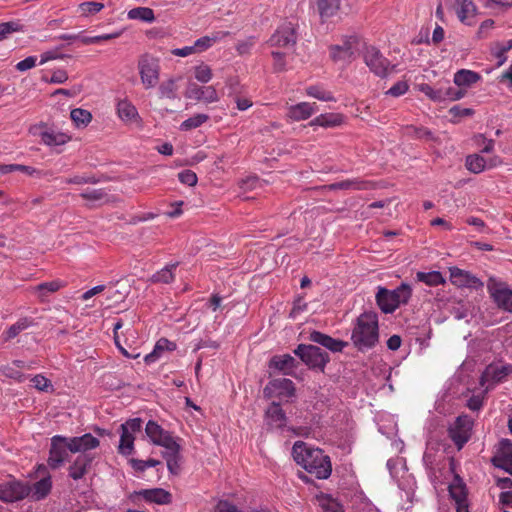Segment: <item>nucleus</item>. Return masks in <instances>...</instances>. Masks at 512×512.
<instances>
[{"label": "nucleus", "instance_id": "nucleus-9", "mask_svg": "<svg viewBox=\"0 0 512 512\" xmlns=\"http://www.w3.org/2000/svg\"><path fill=\"white\" fill-rule=\"evenodd\" d=\"M511 373L512 365L491 363L483 371L480 377V385L484 387L485 391H489L499 383L504 382Z\"/></svg>", "mask_w": 512, "mask_h": 512}, {"label": "nucleus", "instance_id": "nucleus-18", "mask_svg": "<svg viewBox=\"0 0 512 512\" xmlns=\"http://www.w3.org/2000/svg\"><path fill=\"white\" fill-rule=\"evenodd\" d=\"M70 453L91 454L90 451L100 445L98 438L90 433L82 436L68 437Z\"/></svg>", "mask_w": 512, "mask_h": 512}, {"label": "nucleus", "instance_id": "nucleus-21", "mask_svg": "<svg viewBox=\"0 0 512 512\" xmlns=\"http://www.w3.org/2000/svg\"><path fill=\"white\" fill-rule=\"evenodd\" d=\"M93 459L91 454H79L68 468L69 477L73 480L82 479L87 474Z\"/></svg>", "mask_w": 512, "mask_h": 512}, {"label": "nucleus", "instance_id": "nucleus-48", "mask_svg": "<svg viewBox=\"0 0 512 512\" xmlns=\"http://www.w3.org/2000/svg\"><path fill=\"white\" fill-rule=\"evenodd\" d=\"M194 76L199 82L207 83L212 79L213 74L207 64L201 63L195 67Z\"/></svg>", "mask_w": 512, "mask_h": 512}, {"label": "nucleus", "instance_id": "nucleus-58", "mask_svg": "<svg viewBox=\"0 0 512 512\" xmlns=\"http://www.w3.org/2000/svg\"><path fill=\"white\" fill-rule=\"evenodd\" d=\"M255 43H256V38L253 36H250L243 41H239L236 46V50L238 51V53L240 55L248 54L250 52V50L252 49V47L255 45Z\"/></svg>", "mask_w": 512, "mask_h": 512}, {"label": "nucleus", "instance_id": "nucleus-41", "mask_svg": "<svg viewBox=\"0 0 512 512\" xmlns=\"http://www.w3.org/2000/svg\"><path fill=\"white\" fill-rule=\"evenodd\" d=\"M64 285L65 284L60 280H53L50 282H44V283L38 284L37 286L34 287V290H35V292L38 293V297L41 300H44V298L49 293H54V292L58 291L60 288L64 287Z\"/></svg>", "mask_w": 512, "mask_h": 512}, {"label": "nucleus", "instance_id": "nucleus-15", "mask_svg": "<svg viewBox=\"0 0 512 512\" xmlns=\"http://www.w3.org/2000/svg\"><path fill=\"white\" fill-rule=\"evenodd\" d=\"M264 394L267 397H292L295 395V385L288 378H276L269 381V383L265 386Z\"/></svg>", "mask_w": 512, "mask_h": 512}, {"label": "nucleus", "instance_id": "nucleus-54", "mask_svg": "<svg viewBox=\"0 0 512 512\" xmlns=\"http://www.w3.org/2000/svg\"><path fill=\"white\" fill-rule=\"evenodd\" d=\"M51 489V481L49 478H43L36 482L35 484V493L38 495V498L45 497Z\"/></svg>", "mask_w": 512, "mask_h": 512}, {"label": "nucleus", "instance_id": "nucleus-55", "mask_svg": "<svg viewBox=\"0 0 512 512\" xmlns=\"http://www.w3.org/2000/svg\"><path fill=\"white\" fill-rule=\"evenodd\" d=\"M450 496L455 500L456 503H462L467 501L466 491L463 485H456L449 487Z\"/></svg>", "mask_w": 512, "mask_h": 512}, {"label": "nucleus", "instance_id": "nucleus-26", "mask_svg": "<svg viewBox=\"0 0 512 512\" xmlns=\"http://www.w3.org/2000/svg\"><path fill=\"white\" fill-rule=\"evenodd\" d=\"M39 136L41 142L50 147L61 146L71 140V137L68 134L46 126L39 133Z\"/></svg>", "mask_w": 512, "mask_h": 512}, {"label": "nucleus", "instance_id": "nucleus-51", "mask_svg": "<svg viewBox=\"0 0 512 512\" xmlns=\"http://www.w3.org/2000/svg\"><path fill=\"white\" fill-rule=\"evenodd\" d=\"M20 29L21 25L15 21L0 23V41L6 39L9 34L17 32Z\"/></svg>", "mask_w": 512, "mask_h": 512}, {"label": "nucleus", "instance_id": "nucleus-64", "mask_svg": "<svg viewBox=\"0 0 512 512\" xmlns=\"http://www.w3.org/2000/svg\"><path fill=\"white\" fill-rule=\"evenodd\" d=\"M474 111L471 108H463L459 105L453 106L450 109V114L456 117H467L473 115Z\"/></svg>", "mask_w": 512, "mask_h": 512}, {"label": "nucleus", "instance_id": "nucleus-28", "mask_svg": "<svg viewBox=\"0 0 512 512\" xmlns=\"http://www.w3.org/2000/svg\"><path fill=\"white\" fill-rule=\"evenodd\" d=\"M148 502L159 505L169 504L171 502V494L162 488L144 489L137 493Z\"/></svg>", "mask_w": 512, "mask_h": 512}, {"label": "nucleus", "instance_id": "nucleus-27", "mask_svg": "<svg viewBox=\"0 0 512 512\" xmlns=\"http://www.w3.org/2000/svg\"><path fill=\"white\" fill-rule=\"evenodd\" d=\"M267 424L272 428H282L286 424V414L281 405L272 402L265 412Z\"/></svg>", "mask_w": 512, "mask_h": 512}, {"label": "nucleus", "instance_id": "nucleus-38", "mask_svg": "<svg viewBox=\"0 0 512 512\" xmlns=\"http://www.w3.org/2000/svg\"><path fill=\"white\" fill-rule=\"evenodd\" d=\"M416 279L430 287H436L445 283V279L439 271L417 272Z\"/></svg>", "mask_w": 512, "mask_h": 512}, {"label": "nucleus", "instance_id": "nucleus-11", "mask_svg": "<svg viewBox=\"0 0 512 512\" xmlns=\"http://www.w3.org/2000/svg\"><path fill=\"white\" fill-rule=\"evenodd\" d=\"M358 46L359 38L357 36H345L342 44L330 46V57L334 62L350 63L356 57Z\"/></svg>", "mask_w": 512, "mask_h": 512}, {"label": "nucleus", "instance_id": "nucleus-60", "mask_svg": "<svg viewBox=\"0 0 512 512\" xmlns=\"http://www.w3.org/2000/svg\"><path fill=\"white\" fill-rule=\"evenodd\" d=\"M194 48L196 50V53L204 52L208 50L210 47H212L211 40L209 39L208 35H205L199 39H197L194 42Z\"/></svg>", "mask_w": 512, "mask_h": 512}, {"label": "nucleus", "instance_id": "nucleus-30", "mask_svg": "<svg viewBox=\"0 0 512 512\" xmlns=\"http://www.w3.org/2000/svg\"><path fill=\"white\" fill-rule=\"evenodd\" d=\"M344 117L340 113H324L315 117L310 126H320L324 128H332L340 126L343 123Z\"/></svg>", "mask_w": 512, "mask_h": 512}, {"label": "nucleus", "instance_id": "nucleus-7", "mask_svg": "<svg viewBox=\"0 0 512 512\" xmlns=\"http://www.w3.org/2000/svg\"><path fill=\"white\" fill-rule=\"evenodd\" d=\"M141 428L142 420L140 418L129 419L120 425L119 454L129 456L134 453L135 434L140 432Z\"/></svg>", "mask_w": 512, "mask_h": 512}, {"label": "nucleus", "instance_id": "nucleus-46", "mask_svg": "<svg viewBox=\"0 0 512 512\" xmlns=\"http://www.w3.org/2000/svg\"><path fill=\"white\" fill-rule=\"evenodd\" d=\"M420 91L433 101H445L444 87L435 89L428 84H422L420 86Z\"/></svg>", "mask_w": 512, "mask_h": 512}, {"label": "nucleus", "instance_id": "nucleus-36", "mask_svg": "<svg viewBox=\"0 0 512 512\" xmlns=\"http://www.w3.org/2000/svg\"><path fill=\"white\" fill-rule=\"evenodd\" d=\"M127 18L130 20H140L145 23L155 21L154 11L149 7H135L127 12Z\"/></svg>", "mask_w": 512, "mask_h": 512}, {"label": "nucleus", "instance_id": "nucleus-5", "mask_svg": "<svg viewBox=\"0 0 512 512\" xmlns=\"http://www.w3.org/2000/svg\"><path fill=\"white\" fill-rule=\"evenodd\" d=\"M137 68L143 87L146 90L156 87L160 76L159 59L151 54L145 53L139 57Z\"/></svg>", "mask_w": 512, "mask_h": 512}, {"label": "nucleus", "instance_id": "nucleus-47", "mask_svg": "<svg viewBox=\"0 0 512 512\" xmlns=\"http://www.w3.org/2000/svg\"><path fill=\"white\" fill-rule=\"evenodd\" d=\"M129 463L135 471L143 472L148 467H155L157 465H160L161 461L152 458L146 461L132 458L129 460Z\"/></svg>", "mask_w": 512, "mask_h": 512}, {"label": "nucleus", "instance_id": "nucleus-56", "mask_svg": "<svg viewBox=\"0 0 512 512\" xmlns=\"http://www.w3.org/2000/svg\"><path fill=\"white\" fill-rule=\"evenodd\" d=\"M408 88L409 85L406 81H398L386 92V95L399 97L404 95L408 91Z\"/></svg>", "mask_w": 512, "mask_h": 512}, {"label": "nucleus", "instance_id": "nucleus-22", "mask_svg": "<svg viewBox=\"0 0 512 512\" xmlns=\"http://www.w3.org/2000/svg\"><path fill=\"white\" fill-rule=\"evenodd\" d=\"M309 340L325 347L333 353L342 352V350L348 345L347 342L334 339L331 336L316 330L309 334Z\"/></svg>", "mask_w": 512, "mask_h": 512}, {"label": "nucleus", "instance_id": "nucleus-43", "mask_svg": "<svg viewBox=\"0 0 512 512\" xmlns=\"http://www.w3.org/2000/svg\"><path fill=\"white\" fill-rule=\"evenodd\" d=\"M178 85L173 78L163 81L158 88L160 98L175 99L177 97Z\"/></svg>", "mask_w": 512, "mask_h": 512}, {"label": "nucleus", "instance_id": "nucleus-25", "mask_svg": "<svg viewBox=\"0 0 512 512\" xmlns=\"http://www.w3.org/2000/svg\"><path fill=\"white\" fill-rule=\"evenodd\" d=\"M117 115L126 124H139L141 122L136 107L127 99L118 101Z\"/></svg>", "mask_w": 512, "mask_h": 512}, {"label": "nucleus", "instance_id": "nucleus-39", "mask_svg": "<svg viewBox=\"0 0 512 512\" xmlns=\"http://www.w3.org/2000/svg\"><path fill=\"white\" fill-rule=\"evenodd\" d=\"M177 266H178V263H173V264H169V265L165 266L163 269H161L160 271H158L152 275L151 281L153 283H164V284H169V283L173 282V280H174L173 271L176 269Z\"/></svg>", "mask_w": 512, "mask_h": 512}, {"label": "nucleus", "instance_id": "nucleus-12", "mask_svg": "<svg viewBox=\"0 0 512 512\" xmlns=\"http://www.w3.org/2000/svg\"><path fill=\"white\" fill-rule=\"evenodd\" d=\"M473 427V420L467 415H461L449 427L448 434L458 450L469 441Z\"/></svg>", "mask_w": 512, "mask_h": 512}, {"label": "nucleus", "instance_id": "nucleus-37", "mask_svg": "<svg viewBox=\"0 0 512 512\" xmlns=\"http://www.w3.org/2000/svg\"><path fill=\"white\" fill-rule=\"evenodd\" d=\"M480 79V75L474 71L462 69L455 73L454 83L457 87L470 86Z\"/></svg>", "mask_w": 512, "mask_h": 512}, {"label": "nucleus", "instance_id": "nucleus-14", "mask_svg": "<svg viewBox=\"0 0 512 512\" xmlns=\"http://www.w3.org/2000/svg\"><path fill=\"white\" fill-rule=\"evenodd\" d=\"M449 272L451 283L457 287H466L477 290L484 286L483 282L479 278L466 270L458 267H451Z\"/></svg>", "mask_w": 512, "mask_h": 512}, {"label": "nucleus", "instance_id": "nucleus-52", "mask_svg": "<svg viewBox=\"0 0 512 512\" xmlns=\"http://www.w3.org/2000/svg\"><path fill=\"white\" fill-rule=\"evenodd\" d=\"M407 131L411 136L417 139L433 140L432 132L424 127L410 126L407 128Z\"/></svg>", "mask_w": 512, "mask_h": 512}, {"label": "nucleus", "instance_id": "nucleus-31", "mask_svg": "<svg viewBox=\"0 0 512 512\" xmlns=\"http://www.w3.org/2000/svg\"><path fill=\"white\" fill-rule=\"evenodd\" d=\"M176 349V344L167 338H160L151 353L147 354L144 357V361L146 364L154 363L164 351H174Z\"/></svg>", "mask_w": 512, "mask_h": 512}, {"label": "nucleus", "instance_id": "nucleus-35", "mask_svg": "<svg viewBox=\"0 0 512 512\" xmlns=\"http://www.w3.org/2000/svg\"><path fill=\"white\" fill-rule=\"evenodd\" d=\"M341 0H317L320 17L324 20L334 16L340 8Z\"/></svg>", "mask_w": 512, "mask_h": 512}, {"label": "nucleus", "instance_id": "nucleus-59", "mask_svg": "<svg viewBox=\"0 0 512 512\" xmlns=\"http://www.w3.org/2000/svg\"><path fill=\"white\" fill-rule=\"evenodd\" d=\"M465 92L459 88L448 86L444 88L445 100H459L464 96Z\"/></svg>", "mask_w": 512, "mask_h": 512}, {"label": "nucleus", "instance_id": "nucleus-3", "mask_svg": "<svg viewBox=\"0 0 512 512\" xmlns=\"http://www.w3.org/2000/svg\"><path fill=\"white\" fill-rule=\"evenodd\" d=\"M411 296V287L406 283H402L394 290L379 287L376 294V302L382 312L392 313L401 304H407Z\"/></svg>", "mask_w": 512, "mask_h": 512}, {"label": "nucleus", "instance_id": "nucleus-29", "mask_svg": "<svg viewBox=\"0 0 512 512\" xmlns=\"http://www.w3.org/2000/svg\"><path fill=\"white\" fill-rule=\"evenodd\" d=\"M162 455L167 462L169 472L177 475L180 471V445L175 443L171 448H166Z\"/></svg>", "mask_w": 512, "mask_h": 512}, {"label": "nucleus", "instance_id": "nucleus-4", "mask_svg": "<svg viewBox=\"0 0 512 512\" xmlns=\"http://www.w3.org/2000/svg\"><path fill=\"white\" fill-rule=\"evenodd\" d=\"M362 57L369 70L377 77L385 78L395 71L396 66L373 45H364Z\"/></svg>", "mask_w": 512, "mask_h": 512}, {"label": "nucleus", "instance_id": "nucleus-61", "mask_svg": "<svg viewBox=\"0 0 512 512\" xmlns=\"http://www.w3.org/2000/svg\"><path fill=\"white\" fill-rule=\"evenodd\" d=\"M36 57L35 56H29L25 58L24 60L20 61L16 65V69L19 71H26L31 68H33L36 65Z\"/></svg>", "mask_w": 512, "mask_h": 512}, {"label": "nucleus", "instance_id": "nucleus-50", "mask_svg": "<svg viewBox=\"0 0 512 512\" xmlns=\"http://www.w3.org/2000/svg\"><path fill=\"white\" fill-rule=\"evenodd\" d=\"M104 8V4L95 1L83 2L79 5L82 14L90 15L100 12Z\"/></svg>", "mask_w": 512, "mask_h": 512}, {"label": "nucleus", "instance_id": "nucleus-10", "mask_svg": "<svg viewBox=\"0 0 512 512\" xmlns=\"http://www.w3.org/2000/svg\"><path fill=\"white\" fill-rule=\"evenodd\" d=\"M69 441L68 437L55 435L51 438L49 457L47 463L51 469L60 468L69 459Z\"/></svg>", "mask_w": 512, "mask_h": 512}, {"label": "nucleus", "instance_id": "nucleus-16", "mask_svg": "<svg viewBox=\"0 0 512 512\" xmlns=\"http://www.w3.org/2000/svg\"><path fill=\"white\" fill-rule=\"evenodd\" d=\"M295 43V28L291 22H284L269 39V44L277 47L293 46Z\"/></svg>", "mask_w": 512, "mask_h": 512}, {"label": "nucleus", "instance_id": "nucleus-44", "mask_svg": "<svg viewBox=\"0 0 512 512\" xmlns=\"http://www.w3.org/2000/svg\"><path fill=\"white\" fill-rule=\"evenodd\" d=\"M209 120V116L207 114H196L185 121H183L180 125V129L182 131H189L192 129H196L200 127L202 124Z\"/></svg>", "mask_w": 512, "mask_h": 512}, {"label": "nucleus", "instance_id": "nucleus-6", "mask_svg": "<svg viewBox=\"0 0 512 512\" xmlns=\"http://www.w3.org/2000/svg\"><path fill=\"white\" fill-rule=\"evenodd\" d=\"M294 354L310 369H319L322 372L330 361L329 354L314 345L299 344L294 350Z\"/></svg>", "mask_w": 512, "mask_h": 512}, {"label": "nucleus", "instance_id": "nucleus-24", "mask_svg": "<svg viewBox=\"0 0 512 512\" xmlns=\"http://www.w3.org/2000/svg\"><path fill=\"white\" fill-rule=\"evenodd\" d=\"M324 188L328 190H369L374 188V185L371 181L362 180L359 178L355 179H346L343 181L335 182L329 185H326Z\"/></svg>", "mask_w": 512, "mask_h": 512}, {"label": "nucleus", "instance_id": "nucleus-42", "mask_svg": "<svg viewBox=\"0 0 512 512\" xmlns=\"http://www.w3.org/2000/svg\"><path fill=\"white\" fill-rule=\"evenodd\" d=\"M70 117L77 128H84L92 121V114L82 108L73 109Z\"/></svg>", "mask_w": 512, "mask_h": 512}, {"label": "nucleus", "instance_id": "nucleus-34", "mask_svg": "<svg viewBox=\"0 0 512 512\" xmlns=\"http://www.w3.org/2000/svg\"><path fill=\"white\" fill-rule=\"evenodd\" d=\"M33 324H34V321L32 318H29V317L20 318L16 323L11 325L6 331H4V333H3L4 340L9 341V340L15 338L22 331L31 327Z\"/></svg>", "mask_w": 512, "mask_h": 512}, {"label": "nucleus", "instance_id": "nucleus-45", "mask_svg": "<svg viewBox=\"0 0 512 512\" xmlns=\"http://www.w3.org/2000/svg\"><path fill=\"white\" fill-rule=\"evenodd\" d=\"M485 166V159L478 154L469 155L466 158V167L472 173L478 174L482 172L485 169Z\"/></svg>", "mask_w": 512, "mask_h": 512}, {"label": "nucleus", "instance_id": "nucleus-13", "mask_svg": "<svg viewBox=\"0 0 512 512\" xmlns=\"http://www.w3.org/2000/svg\"><path fill=\"white\" fill-rule=\"evenodd\" d=\"M145 433L153 444L162 446L165 449L171 448L177 443L175 438L166 430H164L157 422L149 420L145 427Z\"/></svg>", "mask_w": 512, "mask_h": 512}, {"label": "nucleus", "instance_id": "nucleus-8", "mask_svg": "<svg viewBox=\"0 0 512 512\" xmlns=\"http://www.w3.org/2000/svg\"><path fill=\"white\" fill-rule=\"evenodd\" d=\"M487 289L499 308L512 312V290L506 282L490 277L487 281Z\"/></svg>", "mask_w": 512, "mask_h": 512}, {"label": "nucleus", "instance_id": "nucleus-57", "mask_svg": "<svg viewBox=\"0 0 512 512\" xmlns=\"http://www.w3.org/2000/svg\"><path fill=\"white\" fill-rule=\"evenodd\" d=\"M33 386L39 391H48L52 387L51 381L43 375H36L32 378Z\"/></svg>", "mask_w": 512, "mask_h": 512}, {"label": "nucleus", "instance_id": "nucleus-1", "mask_svg": "<svg viewBox=\"0 0 512 512\" xmlns=\"http://www.w3.org/2000/svg\"><path fill=\"white\" fill-rule=\"evenodd\" d=\"M292 456L297 464L318 479H327L331 475L330 458L319 448L309 447L303 441H296L292 447Z\"/></svg>", "mask_w": 512, "mask_h": 512}, {"label": "nucleus", "instance_id": "nucleus-32", "mask_svg": "<svg viewBox=\"0 0 512 512\" xmlns=\"http://www.w3.org/2000/svg\"><path fill=\"white\" fill-rule=\"evenodd\" d=\"M450 5L455 10L461 22H465L476 13V6L471 0H458Z\"/></svg>", "mask_w": 512, "mask_h": 512}, {"label": "nucleus", "instance_id": "nucleus-20", "mask_svg": "<svg viewBox=\"0 0 512 512\" xmlns=\"http://www.w3.org/2000/svg\"><path fill=\"white\" fill-rule=\"evenodd\" d=\"M318 111L315 102H300L287 108L286 117L293 122H299L310 118Z\"/></svg>", "mask_w": 512, "mask_h": 512}, {"label": "nucleus", "instance_id": "nucleus-19", "mask_svg": "<svg viewBox=\"0 0 512 512\" xmlns=\"http://www.w3.org/2000/svg\"><path fill=\"white\" fill-rule=\"evenodd\" d=\"M496 467L502 468L512 475V442L510 440H502L499 448L492 459Z\"/></svg>", "mask_w": 512, "mask_h": 512}, {"label": "nucleus", "instance_id": "nucleus-23", "mask_svg": "<svg viewBox=\"0 0 512 512\" xmlns=\"http://www.w3.org/2000/svg\"><path fill=\"white\" fill-rule=\"evenodd\" d=\"M189 97L196 99L197 101L204 102L205 104H211L219 101V95L214 86H197L192 85L189 88Z\"/></svg>", "mask_w": 512, "mask_h": 512}, {"label": "nucleus", "instance_id": "nucleus-62", "mask_svg": "<svg viewBox=\"0 0 512 512\" xmlns=\"http://www.w3.org/2000/svg\"><path fill=\"white\" fill-rule=\"evenodd\" d=\"M272 56L274 59V69L276 71H283L285 69L286 63L284 61V54L278 51H273Z\"/></svg>", "mask_w": 512, "mask_h": 512}, {"label": "nucleus", "instance_id": "nucleus-17", "mask_svg": "<svg viewBox=\"0 0 512 512\" xmlns=\"http://www.w3.org/2000/svg\"><path fill=\"white\" fill-rule=\"evenodd\" d=\"M270 370L277 371L283 375L295 377V369L298 367L297 360L290 354L274 355L268 363Z\"/></svg>", "mask_w": 512, "mask_h": 512}, {"label": "nucleus", "instance_id": "nucleus-63", "mask_svg": "<svg viewBox=\"0 0 512 512\" xmlns=\"http://www.w3.org/2000/svg\"><path fill=\"white\" fill-rule=\"evenodd\" d=\"M234 102L236 103V107L239 111H245L253 105L249 98L241 97L239 95L234 96Z\"/></svg>", "mask_w": 512, "mask_h": 512}, {"label": "nucleus", "instance_id": "nucleus-2", "mask_svg": "<svg viewBox=\"0 0 512 512\" xmlns=\"http://www.w3.org/2000/svg\"><path fill=\"white\" fill-rule=\"evenodd\" d=\"M351 341L358 351L374 348L379 341L378 316L374 312L360 314L354 324Z\"/></svg>", "mask_w": 512, "mask_h": 512}, {"label": "nucleus", "instance_id": "nucleus-40", "mask_svg": "<svg viewBox=\"0 0 512 512\" xmlns=\"http://www.w3.org/2000/svg\"><path fill=\"white\" fill-rule=\"evenodd\" d=\"M308 96L316 98L320 101L332 102L336 101L332 92L324 89L321 85L308 86L305 89Z\"/></svg>", "mask_w": 512, "mask_h": 512}, {"label": "nucleus", "instance_id": "nucleus-49", "mask_svg": "<svg viewBox=\"0 0 512 512\" xmlns=\"http://www.w3.org/2000/svg\"><path fill=\"white\" fill-rule=\"evenodd\" d=\"M80 196L90 202H99L106 198L107 194L103 189H87Z\"/></svg>", "mask_w": 512, "mask_h": 512}, {"label": "nucleus", "instance_id": "nucleus-33", "mask_svg": "<svg viewBox=\"0 0 512 512\" xmlns=\"http://www.w3.org/2000/svg\"><path fill=\"white\" fill-rule=\"evenodd\" d=\"M5 502H14L23 499L27 495V489L20 483L9 482L4 484Z\"/></svg>", "mask_w": 512, "mask_h": 512}, {"label": "nucleus", "instance_id": "nucleus-53", "mask_svg": "<svg viewBox=\"0 0 512 512\" xmlns=\"http://www.w3.org/2000/svg\"><path fill=\"white\" fill-rule=\"evenodd\" d=\"M178 179L182 184L188 186H195L198 181L196 173L189 169L181 171L178 174Z\"/></svg>", "mask_w": 512, "mask_h": 512}]
</instances>
